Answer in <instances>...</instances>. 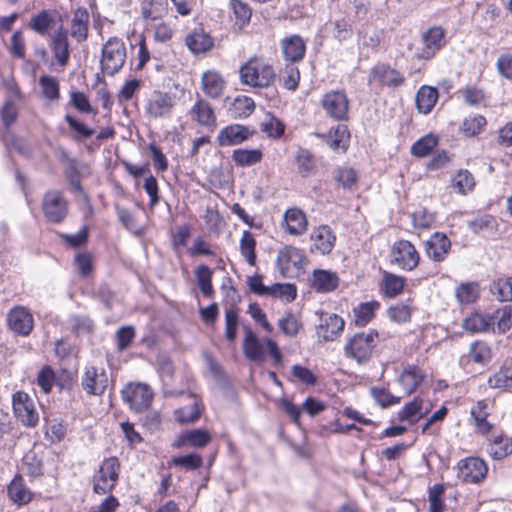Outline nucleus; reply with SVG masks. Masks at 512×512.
Segmentation results:
<instances>
[{"label":"nucleus","instance_id":"obj_1","mask_svg":"<svg viewBox=\"0 0 512 512\" xmlns=\"http://www.w3.org/2000/svg\"><path fill=\"white\" fill-rule=\"evenodd\" d=\"M243 84L254 88L269 87L275 79L273 67L260 58L252 57L239 70Z\"/></svg>","mask_w":512,"mask_h":512},{"label":"nucleus","instance_id":"obj_2","mask_svg":"<svg viewBox=\"0 0 512 512\" xmlns=\"http://www.w3.org/2000/svg\"><path fill=\"white\" fill-rule=\"evenodd\" d=\"M378 338L379 335L376 330H368L354 334L349 338L344 347L345 356L355 360L359 364L368 362L377 345Z\"/></svg>","mask_w":512,"mask_h":512},{"label":"nucleus","instance_id":"obj_3","mask_svg":"<svg viewBox=\"0 0 512 512\" xmlns=\"http://www.w3.org/2000/svg\"><path fill=\"white\" fill-rule=\"evenodd\" d=\"M126 57L127 53L124 42L117 37L109 38L104 43L101 51V71L108 76H114L122 69Z\"/></svg>","mask_w":512,"mask_h":512},{"label":"nucleus","instance_id":"obj_4","mask_svg":"<svg viewBox=\"0 0 512 512\" xmlns=\"http://www.w3.org/2000/svg\"><path fill=\"white\" fill-rule=\"evenodd\" d=\"M265 344L275 363H281V353L275 341H273L270 338H265L261 341L257 338V336L251 329H245L243 352L246 358L254 362H263L265 359L266 352Z\"/></svg>","mask_w":512,"mask_h":512},{"label":"nucleus","instance_id":"obj_5","mask_svg":"<svg viewBox=\"0 0 512 512\" xmlns=\"http://www.w3.org/2000/svg\"><path fill=\"white\" fill-rule=\"evenodd\" d=\"M119 469L120 464L116 457L105 459L94 475V492L97 494H106L111 491L118 480Z\"/></svg>","mask_w":512,"mask_h":512},{"label":"nucleus","instance_id":"obj_6","mask_svg":"<svg viewBox=\"0 0 512 512\" xmlns=\"http://www.w3.org/2000/svg\"><path fill=\"white\" fill-rule=\"evenodd\" d=\"M41 207L46 220L51 223L63 222L68 214V202L57 190H49L44 194Z\"/></svg>","mask_w":512,"mask_h":512},{"label":"nucleus","instance_id":"obj_7","mask_svg":"<svg viewBox=\"0 0 512 512\" xmlns=\"http://www.w3.org/2000/svg\"><path fill=\"white\" fill-rule=\"evenodd\" d=\"M420 256L414 245L406 240L396 241L390 253V261L399 268L411 271L419 264Z\"/></svg>","mask_w":512,"mask_h":512},{"label":"nucleus","instance_id":"obj_8","mask_svg":"<svg viewBox=\"0 0 512 512\" xmlns=\"http://www.w3.org/2000/svg\"><path fill=\"white\" fill-rule=\"evenodd\" d=\"M15 417L27 427H34L39 421V414L32 398L25 392L18 391L12 397Z\"/></svg>","mask_w":512,"mask_h":512},{"label":"nucleus","instance_id":"obj_9","mask_svg":"<svg viewBox=\"0 0 512 512\" xmlns=\"http://www.w3.org/2000/svg\"><path fill=\"white\" fill-rule=\"evenodd\" d=\"M321 106L333 120L344 121L348 119L349 100L342 90L325 93L321 99Z\"/></svg>","mask_w":512,"mask_h":512},{"label":"nucleus","instance_id":"obj_10","mask_svg":"<svg viewBox=\"0 0 512 512\" xmlns=\"http://www.w3.org/2000/svg\"><path fill=\"white\" fill-rule=\"evenodd\" d=\"M122 396L131 409L136 412L146 410L153 399L151 388L147 384H128L122 391Z\"/></svg>","mask_w":512,"mask_h":512},{"label":"nucleus","instance_id":"obj_11","mask_svg":"<svg viewBox=\"0 0 512 512\" xmlns=\"http://www.w3.org/2000/svg\"><path fill=\"white\" fill-rule=\"evenodd\" d=\"M457 477L466 483H479L487 475L486 463L477 457H468L459 461Z\"/></svg>","mask_w":512,"mask_h":512},{"label":"nucleus","instance_id":"obj_12","mask_svg":"<svg viewBox=\"0 0 512 512\" xmlns=\"http://www.w3.org/2000/svg\"><path fill=\"white\" fill-rule=\"evenodd\" d=\"M108 385V377L105 370L101 367L88 366L85 368L81 379L83 390L94 396H101Z\"/></svg>","mask_w":512,"mask_h":512},{"label":"nucleus","instance_id":"obj_13","mask_svg":"<svg viewBox=\"0 0 512 512\" xmlns=\"http://www.w3.org/2000/svg\"><path fill=\"white\" fill-rule=\"evenodd\" d=\"M9 328L20 336H28L34 328V319L27 308L15 306L7 315Z\"/></svg>","mask_w":512,"mask_h":512},{"label":"nucleus","instance_id":"obj_14","mask_svg":"<svg viewBox=\"0 0 512 512\" xmlns=\"http://www.w3.org/2000/svg\"><path fill=\"white\" fill-rule=\"evenodd\" d=\"M426 372L419 366L407 364L403 367L397 377V383L402 389L404 395H410L415 392L426 379Z\"/></svg>","mask_w":512,"mask_h":512},{"label":"nucleus","instance_id":"obj_15","mask_svg":"<svg viewBox=\"0 0 512 512\" xmlns=\"http://www.w3.org/2000/svg\"><path fill=\"white\" fill-rule=\"evenodd\" d=\"M345 322L336 314H326L320 318V323L316 327L317 337L324 341H334L337 339L343 329Z\"/></svg>","mask_w":512,"mask_h":512},{"label":"nucleus","instance_id":"obj_16","mask_svg":"<svg viewBox=\"0 0 512 512\" xmlns=\"http://www.w3.org/2000/svg\"><path fill=\"white\" fill-rule=\"evenodd\" d=\"M49 48L51 49L57 64L60 67H65L70 59V49L68 34L63 27H60L51 35Z\"/></svg>","mask_w":512,"mask_h":512},{"label":"nucleus","instance_id":"obj_17","mask_svg":"<svg viewBox=\"0 0 512 512\" xmlns=\"http://www.w3.org/2000/svg\"><path fill=\"white\" fill-rule=\"evenodd\" d=\"M424 47L421 52V58H432L446 43L445 30L440 26L430 27L422 35Z\"/></svg>","mask_w":512,"mask_h":512},{"label":"nucleus","instance_id":"obj_18","mask_svg":"<svg viewBox=\"0 0 512 512\" xmlns=\"http://www.w3.org/2000/svg\"><path fill=\"white\" fill-rule=\"evenodd\" d=\"M252 135V131L244 125L231 124L222 128L217 136L220 146H235L243 143Z\"/></svg>","mask_w":512,"mask_h":512},{"label":"nucleus","instance_id":"obj_19","mask_svg":"<svg viewBox=\"0 0 512 512\" xmlns=\"http://www.w3.org/2000/svg\"><path fill=\"white\" fill-rule=\"evenodd\" d=\"M89 21L90 16L86 8L79 7L73 12L69 25V34L77 43L87 40Z\"/></svg>","mask_w":512,"mask_h":512},{"label":"nucleus","instance_id":"obj_20","mask_svg":"<svg viewBox=\"0 0 512 512\" xmlns=\"http://www.w3.org/2000/svg\"><path fill=\"white\" fill-rule=\"evenodd\" d=\"M370 80L378 81L382 85L396 88L404 84L405 77L390 66L379 64L372 68Z\"/></svg>","mask_w":512,"mask_h":512},{"label":"nucleus","instance_id":"obj_21","mask_svg":"<svg viewBox=\"0 0 512 512\" xmlns=\"http://www.w3.org/2000/svg\"><path fill=\"white\" fill-rule=\"evenodd\" d=\"M462 327L471 333L495 331L494 316L489 313L475 311L463 320Z\"/></svg>","mask_w":512,"mask_h":512},{"label":"nucleus","instance_id":"obj_22","mask_svg":"<svg viewBox=\"0 0 512 512\" xmlns=\"http://www.w3.org/2000/svg\"><path fill=\"white\" fill-rule=\"evenodd\" d=\"M226 82L222 75L215 70H208L202 74L201 88L206 96L217 99L222 96Z\"/></svg>","mask_w":512,"mask_h":512},{"label":"nucleus","instance_id":"obj_23","mask_svg":"<svg viewBox=\"0 0 512 512\" xmlns=\"http://www.w3.org/2000/svg\"><path fill=\"white\" fill-rule=\"evenodd\" d=\"M310 238L313 248L323 255L332 251L336 241L332 229L327 225L315 228Z\"/></svg>","mask_w":512,"mask_h":512},{"label":"nucleus","instance_id":"obj_24","mask_svg":"<svg viewBox=\"0 0 512 512\" xmlns=\"http://www.w3.org/2000/svg\"><path fill=\"white\" fill-rule=\"evenodd\" d=\"M431 409L430 404H424V401L420 397H415L412 401L408 402L398 412V419L401 421H407L411 424L416 423L418 420L423 418L429 413Z\"/></svg>","mask_w":512,"mask_h":512},{"label":"nucleus","instance_id":"obj_25","mask_svg":"<svg viewBox=\"0 0 512 512\" xmlns=\"http://www.w3.org/2000/svg\"><path fill=\"white\" fill-rule=\"evenodd\" d=\"M303 261L304 256L300 249L286 246L278 252L276 263L282 275H285L291 267L300 268Z\"/></svg>","mask_w":512,"mask_h":512},{"label":"nucleus","instance_id":"obj_26","mask_svg":"<svg viewBox=\"0 0 512 512\" xmlns=\"http://www.w3.org/2000/svg\"><path fill=\"white\" fill-rule=\"evenodd\" d=\"M451 247V242L445 234L434 233L426 242V253L434 261H442Z\"/></svg>","mask_w":512,"mask_h":512},{"label":"nucleus","instance_id":"obj_27","mask_svg":"<svg viewBox=\"0 0 512 512\" xmlns=\"http://www.w3.org/2000/svg\"><path fill=\"white\" fill-rule=\"evenodd\" d=\"M284 228L290 235H301L307 229V219L302 210L298 208L288 209L283 216Z\"/></svg>","mask_w":512,"mask_h":512},{"label":"nucleus","instance_id":"obj_28","mask_svg":"<svg viewBox=\"0 0 512 512\" xmlns=\"http://www.w3.org/2000/svg\"><path fill=\"white\" fill-rule=\"evenodd\" d=\"M186 46L194 54H202L211 50L214 46L212 37L204 30H194L186 36Z\"/></svg>","mask_w":512,"mask_h":512},{"label":"nucleus","instance_id":"obj_29","mask_svg":"<svg viewBox=\"0 0 512 512\" xmlns=\"http://www.w3.org/2000/svg\"><path fill=\"white\" fill-rule=\"evenodd\" d=\"M281 48L284 58L292 63L302 60L306 50L303 39L298 35L285 38Z\"/></svg>","mask_w":512,"mask_h":512},{"label":"nucleus","instance_id":"obj_30","mask_svg":"<svg viewBox=\"0 0 512 512\" xmlns=\"http://www.w3.org/2000/svg\"><path fill=\"white\" fill-rule=\"evenodd\" d=\"M9 499L16 505L28 504L33 497L30 489L25 485L21 476H15L7 487Z\"/></svg>","mask_w":512,"mask_h":512},{"label":"nucleus","instance_id":"obj_31","mask_svg":"<svg viewBox=\"0 0 512 512\" xmlns=\"http://www.w3.org/2000/svg\"><path fill=\"white\" fill-rule=\"evenodd\" d=\"M211 439L212 435L205 429L187 430L179 435L177 446L203 448L211 441Z\"/></svg>","mask_w":512,"mask_h":512},{"label":"nucleus","instance_id":"obj_32","mask_svg":"<svg viewBox=\"0 0 512 512\" xmlns=\"http://www.w3.org/2000/svg\"><path fill=\"white\" fill-rule=\"evenodd\" d=\"M471 417L474 420V425L478 433L483 435L488 434L493 425L487 420L489 416L488 403L486 400L478 401L470 411Z\"/></svg>","mask_w":512,"mask_h":512},{"label":"nucleus","instance_id":"obj_33","mask_svg":"<svg viewBox=\"0 0 512 512\" xmlns=\"http://www.w3.org/2000/svg\"><path fill=\"white\" fill-rule=\"evenodd\" d=\"M193 119L202 126L214 127L216 116L212 106L203 99H198L192 108Z\"/></svg>","mask_w":512,"mask_h":512},{"label":"nucleus","instance_id":"obj_34","mask_svg":"<svg viewBox=\"0 0 512 512\" xmlns=\"http://www.w3.org/2000/svg\"><path fill=\"white\" fill-rule=\"evenodd\" d=\"M172 107L173 100L168 94H157L147 102V112L154 118L168 115Z\"/></svg>","mask_w":512,"mask_h":512},{"label":"nucleus","instance_id":"obj_35","mask_svg":"<svg viewBox=\"0 0 512 512\" xmlns=\"http://www.w3.org/2000/svg\"><path fill=\"white\" fill-rule=\"evenodd\" d=\"M488 385L493 389L512 387V359L507 360L498 371L488 378Z\"/></svg>","mask_w":512,"mask_h":512},{"label":"nucleus","instance_id":"obj_36","mask_svg":"<svg viewBox=\"0 0 512 512\" xmlns=\"http://www.w3.org/2000/svg\"><path fill=\"white\" fill-rule=\"evenodd\" d=\"M438 100V90L431 86H422L416 94V106L419 112L428 114Z\"/></svg>","mask_w":512,"mask_h":512},{"label":"nucleus","instance_id":"obj_37","mask_svg":"<svg viewBox=\"0 0 512 512\" xmlns=\"http://www.w3.org/2000/svg\"><path fill=\"white\" fill-rule=\"evenodd\" d=\"M339 283L335 273L326 270H316L313 274L312 286L319 292H330L337 288Z\"/></svg>","mask_w":512,"mask_h":512},{"label":"nucleus","instance_id":"obj_38","mask_svg":"<svg viewBox=\"0 0 512 512\" xmlns=\"http://www.w3.org/2000/svg\"><path fill=\"white\" fill-rule=\"evenodd\" d=\"M174 415L175 419L180 423H191L196 421L201 416L200 400L195 396H191L190 403L176 409Z\"/></svg>","mask_w":512,"mask_h":512},{"label":"nucleus","instance_id":"obj_39","mask_svg":"<svg viewBox=\"0 0 512 512\" xmlns=\"http://www.w3.org/2000/svg\"><path fill=\"white\" fill-rule=\"evenodd\" d=\"M488 453L495 460L505 458L512 453V439L503 435L495 436L490 440Z\"/></svg>","mask_w":512,"mask_h":512},{"label":"nucleus","instance_id":"obj_40","mask_svg":"<svg viewBox=\"0 0 512 512\" xmlns=\"http://www.w3.org/2000/svg\"><path fill=\"white\" fill-rule=\"evenodd\" d=\"M350 134L346 126L338 125L335 129H331L326 137L327 145L333 149H341L343 152L348 147Z\"/></svg>","mask_w":512,"mask_h":512},{"label":"nucleus","instance_id":"obj_41","mask_svg":"<svg viewBox=\"0 0 512 512\" xmlns=\"http://www.w3.org/2000/svg\"><path fill=\"white\" fill-rule=\"evenodd\" d=\"M263 153L259 149H236L233 151L232 160L237 166L246 167L259 163Z\"/></svg>","mask_w":512,"mask_h":512},{"label":"nucleus","instance_id":"obj_42","mask_svg":"<svg viewBox=\"0 0 512 512\" xmlns=\"http://www.w3.org/2000/svg\"><path fill=\"white\" fill-rule=\"evenodd\" d=\"M255 103L252 98L247 96H238L231 103L230 113L233 118H246L252 114Z\"/></svg>","mask_w":512,"mask_h":512},{"label":"nucleus","instance_id":"obj_43","mask_svg":"<svg viewBox=\"0 0 512 512\" xmlns=\"http://www.w3.org/2000/svg\"><path fill=\"white\" fill-rule=\"evenodd\" d=\"M404 278L392 273H385L381 282V290L387 297H395L404 288Z\"/></svg>","mask_w":512,"mask_h":512},{"label":"nucleus","instance_id":"obj_44","mask_svg":"<svg viewBox=\"0 0 512 512\" xmlns=\"http://www.w3.org/2000/svg\"><path fill=\"white\" fill-rule=\"evenodd\" d=\"M479 286L475 282L462 283L455 289V296L460 304H470L479 297Z\"/></svg>","mask_w":512,"mask_h":512},{"label":"nucleus","instance_id":"obj_45","mask_svg":"<svg viewBox=\"0 0 512 512\" xmlns=\"http://www.w3.org/2000/svg\"><path fill=\"white\" fill-rule=\"evenodd\" d=\"M438 137L434 134H427L418 139L411 146V154L415 157L422 158L430 154V152L437 146Z\"/></svg>","mask_w":512,"mask_h":512},{"label":"nucleus","instance_id":"obj_46","mask_svg":"<svg viewBox=\"0 0 512 512\" xmlns=\"http://www.w3.org/2000/svg\"><path fill=\"white\" fill-rule=\"evenodd\" d=\"M452 187L460 194H467L474 189L475 179L471 172L460 169L452 178Z\"/></svg>","mask_w":512,"mask_h":512},{"label":"nucleus","instance_id":"obj_47","mask_svg":"<svg viewBox=\"0 0 512 512\" xmlns=\"http://www.w3.org/2000/svg\"><path fill=\"white\" fill-rule=\"evenodd\" d=\"M379 307L376 301L362 303L353 310L354 322L357 326H365L374 318V312Z\"/></svg>","mask_w":512,"mask_h":512},{"label":"nucleus","instance_id":"obj_48","mask_svg":"<svg viewBox=\"0 0 512 512\" xmlns=\"http://www.w3.org/2000/svg\"><path fill=\"white\" fill-rule=\"evenodd\" d=\"M255 248L256 240L253 234L248 230L243 231L240 239V251L251 266H254L256 262Z\"/></svg>","mask_w":512,"mask_h":512},{"label":"nucleus","instance_id":"obj_49","mask_svg":"<svg viewBox=\"0 0 512 512\" xmlns=\"http://www.w3.org/2000/svg\"><path fill=\"white\" fill-rule=\"evenodd\" d=\"M487 122L486 119L481 115H471L466 117L461 126L460 130L468 137H473L481 133Z\"/></svg>","mask_w":512,"mask_h":512},{"label":"nucleus","instance_id":"obj_50","mask_svg":"<svg viewBox=\"0 0 512 512\" xmlns=\"http://www.w3.org/2000/svg\"><path fill=\"white\" fill-rule=\"evenodd\" d=\"M212 274V270L206 265H199L195 271L199 288L206 297H211L213 294Z\"/></svg>","mask_w":512,"mask_h":512},{"label":"nucleus","instance_id":"obj_51","mask_svg":"<svg viewBox=\"0 0 512 512\" xmlns=\"http://www.w3.org/2000/svg\"><path fill=\"white\" fill-rule=\"evenodd\" d=\"M469 357L475 363L485 364L492 357L491 349L485 342L475 341L470 346Z\"/></svg>","mask_w":512,"mask_h":512},{"label":"nucleus","instance_id":"obj_52","mask_svg":"<svg viewBox=\"0 0 512 512\" xmlns=\"http://www.w3.org/2000/svg\"><path fill=\"white\" fill-rule=\"evenodd\" d=\"M260 127L262 132L272 138L280 137L285 130L284 124L270 113L266 114L264 120L260 124Z\"/></svg>","mask_w":512,"mask_h":512},{"label":"nucleus","instance_id":"obj_53","mask_svg":"<svg viewBox=\"0 0 512 512\" xmlns=\"http://www.w3.org/2000/svg\"><path fill=\"white\" fill-rule=\"evenodd\" d=\"M230 8L235 15L236 24L243 27L249 23L252 16V10L247 3L241 0H231Z\"/></svg>","mask_w":512,"mask_h":512},{"label":"nucleus","instance_id":"obj_54","mask_svg":"<svg viewBox=\"0 0 512 512\" xmlns=\"http://www.w3.org/2000/svg\"><path fill=\"white\" fill-rule=\"evenodd\" d=\"M444 486L435 484L428 491L429 512H443L445 503L443 500Z\"/></svg>","mask_w":512,"mask_h":512},{"label":"nucleus","instance_id":"obj_55","mask_svg":"<svg viewBox=\"0 0 512 512\" xmlns=\"http://www.w3.org/2000/svg\"><path fill=\"white\" fill-rule=\"evenodd\" d=\"M53 18L48 11H42L31 19L30 27L40 35H46L51 28Z\"/></svg>","mask_w":512,"mask_h":512},{"label":"nucleus","instance_id":"obj_56","mask_svg":"<svg viewBox=\"0 0 512 512\" xmlns=\"http://www.w3.org/2000/svg\"><path fill=\"white\" fill-rule=\"evenodd\" d=\"M494 325L497 324L498 333H505L512 327V306H505L494 314Z\"/></svg>","mask_w":512,"mask_h":512},{"label":"nucleus","instance_id":"obj_57","mask_svg":"<svg viewBox=\"0 0 512 512\" xmlns=\"http://www.w3.org/2000/svg\"><path fill=\"white\" fill-rule=\"evenodd\" d=\"M278 326L285 335L293 337L298 334L301 323L292 313L288 312L278 320Z\"/></svg>","mask_w":512,"mask_h":512},{"label":"nucleus","instance_id":"obj_58","mask_svg":"<svg viewBox=\"0 0 512 512\" xmlns=\"http://www.w3.org/2000/svg\"><path fill=\"white\" fill-rule=\"evenodd\" d=\"M43 95L50 100L59 98V83L55 77L43 75L39 79Z\"/></svg>","mask_w":512,"mask_h":512},{"label":"nucleus","instance_id":"obj_59","mask_svg":"<svg viewBox=\"0 0 512 512\" xmlns=\"http://www.w3.org/2000/svg\"><path fill=\"white\" fill-rule=\"evenodd\" d=\"M202 463V457L196 453L174 457L171 461L172 465L184 467L187 470H196L202 466Z\"/></svg>","mask_w":512,"mask_h":512},{"label":"nucleus","instance_id":"obj_60","mask_svg":"<svg viewBox=\"0 0 512 512\" xmlns=\"http://www.w3.org/2000/svg\"><path fill=\"white\" fill-rule=\"evenodd\" d=\"M22 465L31 477L35 478L42 474V462L33 451H29L24 455Z\"/></svg>","mask_w":512,"mask_h":512},{"label":"nucleus","instance_id":"obj_61","mask_svg":"<svg viewBox=\"0 0 512 512\" xmlns=\"http://www.w3.org/2000/svg\"><path fill=\"white\" fill-rule=\"evenodd\" d=\"M166 11L163 0H152L148 4L142 5V14L145 19H158L163 16Z\"/></svg>","mask_w":512,"mask_h":512},{"label":"nucleus","instance_id":"obj_62","mask_svg":"<svg viewBox=\"0 0 512 512\" xmlns=\"http://www.w3.org/2000/svg\"><path fill=\"white\" fill-rule=\"evenodd\" d=\"M55 382V373L50 366L41 368L37 375V384L44 393H49Z\"/></svg>","mask_w":512,"mask_h":512},{"label":"nucleus","instance_id":"obj_63","mask_svg":"<svg viewBox=\"0 0 512 512\" xmlns=\"http://www.w3.org/2000/svg\"><path fill=\"white\" fill-rule=\"evenodd\" d=\"M389 318L396 323L408 322L411 318V307L407 304H397L387 311Z\"/></svg>","mask_w":512,"mask_h":512},{"label":"nucleus","instance_id":"obj_64","mask_svg":"<svg viewBox=\"0 0 512 512\" xmlns=\"http://www.w3.org/2000/svg\"><path fill=\"white\" fill-rule=\"evenodd\" d=\"M493 292L501 301H512V277L494 282Z\"/></svg>","mask_w":512,"mask_h":512}]
</instances>
